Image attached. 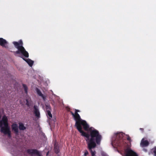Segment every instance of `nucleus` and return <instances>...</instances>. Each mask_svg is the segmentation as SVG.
<instances>
[{
    "instance_id": "obj_8",
    "label": "nucleus",
    "mask_w": 156,
    "mask_h": 156,
    "mask_svg": "<svg viewBox=\"0 0 156 156\" xmlns=\"http://www.w3.org/2000/svg\"><path fill=\"white\" fill-rule=\"evenodd\" d=\"M149 144V143L147 140H144V139H142L140 143V145L142 147L147 146Z\"/></svg>"
},
{
    "instance_id": "obj_22",
    "label": "nucleus",
    "mask_w": 156,
    "mask_h": 156,
    "mask_svg": "<svg viewBox=\"0 0 156 156\" xmlns=\"http://www.w3.org/2000/svg\"><path fill=\"white\" fill-rule=\"evenodd\" d=\"M80 112V111L78 110L75 109V114H78L77 113L78 112Z\"/></svg>"
},
{
    "instance_id": "obj_27",
    "label": "nucleus",
    "mask_w": 156,
    "mask_h": 156,
    "mask_svg": "<svg viewBox=\"0 0 156 156\" xmlns=\"http://www.w3.org/2000/svg\"><path fill=\"white\" fill-rule=\"evenodd\" d=\"M140 129L142 130V131H143V130H144V129H142V128H140Z\"/></svg>"
},
{
    "instance_id": "obj_19",
    "label": "nucleus",
    "mask_w": 156,
    "mask_h": 156,
    "mask_svg": "<svg viewBox=\"0 0 156 156\" xmlns=\"http://www.w3.org/2000/svg\"><path fill=\"white\" fill-rule=\"evenodd\" d=\"M35 154H36L37 156H41V154L37 150H36Z\"/></svg>"
},
{
    "instance_id": "obj_18",
    "label": "nucleus",
    "mask_w": 156,
    "mask_h": 156,
    "mask_svg": "<svg viewBox=\"0 0 156 156\" xmlns=\"http://www.w3.org/2000/svg\"><path fill=\"white\" fill-rule=\"evenodd\" d=\"M46 109L47 110V111H48V110H51V108L49 105H45Z\"/></svg>"
},
{
    "instance_id": "obj_5",
    "label": "nucleus",
    "mask_w": 156,
    "mask_h": 156,
    "mask_svg": "<svg viewBox=\"0 0 156 156\" xmlns=\"http://www.w3.org/2000/svg\"><path fill=\"white\" fill-rule=\"evenodd\" d=\"M125 156H138L136 153L130 149L126 150Z\"/></svg>"
},
{
    "instance_id": "obj_6",
    "label": "nucleus",
    "mask_w": 156,
    "mask_h": 156,
    "mask_svg": "<svg viewBox=\"0 0 156 156\" xmlns=\"http://www.w3.org/2000/svg\"><path fill=\"white\" fill-rule=\"evenodd\" d=\"M7 44V42L6 40L2 38H0V45L5 48H7V46L5 45Z\"/></svg>"
},
{
    "instance_id": "obj_3",
    "label": "nucleus",
    "mask_w": 156,
    "mask_h": 156,
    "mask_svg": "<svg viewBox=\"0 0 156 156\" xmlns=\"http://www.w3.org/2000/svg\"><path fill=\"white\" fill-rule=\"evenodd\" d=\"M13 44L15 47L18 49L17 51L14 52L15 55L16 56V54L21 53L26 57L28 58L29 57L28 53L23 46V43L21 40H20L19 42L14 41Z\"/></svg>"
},
{
    "instance_id": "obj_9",
    "label": "nucleus",
    "mask_w": 156,
    "mask_h": 156,
    "mask_svg": "<svg viewBox=\"0 0 156 156\" xmlns=\"http://www.w3.org/2000/svg\"><path fill=\"white\" fill-rule=\"evenodd\" d=\"M54 151L56 153H58L59 152V147L58 144L55 141L54 143Z\"/></svg>"
},
{
    "instance_id": "obj_21",
    "label": "nucleus",
    "mask_w": 156,
    "mask_h": 156,
    "mask_svg": "<svg viewBox=\"0 0 156 156\" xmlns=\"http://www.w3.org/2000/svg\"><path fill=\"white\" fill-rule=\"evenodd\" d=\"M42 97L44 100L45 101L46 99V97L45 96H44L43 94V96H41Z\"/></svg>"
},
{
    "instance_id": "obj_24",
    "label": "nucleus",
    "mask_w": 156,
    "mask_h": 156,
    "mask_svg": "<svg viewBox=\"0 0 156 156\" xmlns=\"http://www.w3.org/2000/svg\"><path fill=\"white\" fill-rule=\"evenodd\" d=\"M71 113L73 117L75 116V113L74 114L72 112H71Z\"/></svg>"
},
{
    "instance_id": "obj_17",
    "label": "nucleus",
    "mask_w": 156,
    "mask_h": 156,
    "mask_svg": "<svg viewBox=\"0 0 156 156\" xmlns=\"http://www.w3.org/2000/svg\"><path fill=\"white\" fill-rule=\"evenodd\" d=\"M23 86L24 88L25 92L26 94L27 93L28 87L27 85L25 84H23Z\"/></svg>"
},
{
    "instance_id": "obj_15",
    "label": "nucleus",
    "mask_w": 156,
    "mask_h": 156,
    "mask_svg": "<svg viewBox=\"0 0 156 156\" xmlns=\"http://www.w3.org/2000/svg\"><path fill=\"white\" fill-rule=\"evenodd\" d=\"M36 90L37 94L40 96H42L43 94L41 93L40 90L38 88H36Z\"/></svg>"
},
{
    "instance_id": "obj_25",
    "label": "nucleus",
    "mask_w": 156,
    "mask_h": 156,
    "mask_svg": "<svg viewBox=\"0 0 156 156\" xmlns=\"http://www.w3.org/2000/svg\"><path fill=\"white\" fill-rule=\"evenodd\" d=\"M127 140L129 141H130L131 140L130 137L129 136H128Z\"/></svg>"
},
{
    "instance_id": "obj_7",
    "label": "nucleus",
    "mask_w": 156,
    "mask_h": 156,
    "mask_svg": "<svg viewBox=\"0 0 156 156\" xmlns=\"http://www.w3.org/2000/svg\"><path fill=\"white\" fill-rule=\"evenodd\" d=\"M12 129L14 131L15 133L16 134H18V126L17 124L14 123L12 125Z\"/></svg>"
},
{
    "instance_id": "obj_4",
    "label": "nucleus",
    "mask_w": 156,
    "mask_h": 156,
    "mask_svg": "<svg viewBox=\"0 0 156 156\" xmlns=\"http://www.w3.org/2000/svg\"><path fill=\"white\" fill-rule=\"evenodd\" d=\"M74 117L75 118V120H76L75 126L76 127V128L78 130H79V129L80 130L81 127L80 125V122H81V121L83 120L81 119L80 116L78 114H75V116Z\"/></svg>"
},
{
    "instance_id": "obj_11",
    "label": "nucleus",
    "mask_w": 156,
    "mask_h": 156,
    "mask_svg": "<svg viewBox=\"0 0 156 156\" xmlns=\"http://www.w3.org/2000/svg\"><path fill=\"white\" fill-rule=\"evenodd\" d=\"M23 60H25L29 64L30 66H32L33 65L34 61L30 59H25L24 58H23Z\"/></svg>"
},
{
    "instance_id": "obj_23",
    "label": "nucleus",
    "mask_w": 156,
    "mask_h": 156,
    "mask_svg": "<svg viewBox=\"0 0 156 156\" xmlns=\"http://www.w3.org/2000/svg\"><path fill=\"white\" fill-rule=\"evenodd\" d=\"M88 152L87 151H86L84 153V155L85 156H86L88 154Z\"/></svg>"
},
{
    "instance_id": "obj_26",
    "label": "nucleus",
    "mask_w": 156,
    "mask_h": 156,
    "mask_svg": "<svg viewBox=\"0 0 156 156\" xmlns=\"http://www.w3.org/2000/svg\"><path fill=\"white\" fill-rule=\"evenodd\" d=\"M143 150L145 152H146L147 151V150L145 148H144Z\"/></svg>"
},
{
    "instance_id": "obj_16",
    "label": "nucleus",
    "mask_w": 156,
    "mask_h": 156,
    "mask_svg": "<svg viewBox=\"0 0 156 156\" xmlns=\"http://www.w3.org/2000/svg\"><path fill=\"white\" fill-rule=\"evenodd\" d=\"M51 111L50 110H48L47 112V115L48 116H49V118L50 119H51L52 118V115L51 112Z\"/></svg>"
},
{
    "instance_id": "obj_12",
    "label": "nucleus",
    "mask_w": 156,
    "mask_h": 156,
    "mask_svg": "<svg viewBox=\"0 0 156 156\" xmlns=\"http://www.w3.org/2000/svg\"><path fill=\"white\" fill-rule=\"evenodd\" d=\"M19 128L20 130H24L26 129V127L24 126L23 124L21 123H19Z\"/></svg>"
},
{
    "instance_id": "obj_2",
    "label": "nucleus",
    "mask_w": 156,
    "mask_h": 156,
    "mask_svg": "<svg viewBox=\"0 0 156 156\" xmlns=\"http://www.w3.org/2000/svg\"><path fill=\"white\" fill-rule=\"evenodd\" d=\"M7 117L5 115L0 121V132L5 135H7L9 137H11V133L10 128L8 126Z\"/></svg>"
},
{
    "instance_id": "obj_13",
    "label": "nucleus",
    "mask_w": 156,
    "mask_h": 156,
    "mask_svg": "<svg viewBox=\"0 0 156 156\" xmlns=\"http://www.w3.org/2000/svg\"><path fill=\"white\" fill-rule=\"evenodd\" d=\"M26 105L28 107L30 106L32 104V102L31 99L29 98L28 99H26Z\"/></svg>"
},
{
    "instance_id": "obj_28",
    "label": "nucleus",
    "mask_w": 156,
    "mask_h": 156,
    "mask_svg": "<svg viewBox=\"0 0 156 156\" xmlns=\"http://www.w3.org/2000/svg\"><path fill=\"white\" fill-rule=\"evenodd\" d=\"M48 153L47 154V155H48Z\"/></svg>"
},
{
    "instance_id": "obj_10",
    "label": "nucleus",
    "mask_w": 156,
    "mask_h": 156,
    "mask_svg": "<svg viewBox=\"0 0 156 156\" xmlns=\"http://www.w3.org/2000/svg\"><path fill=\"white\" fill-rule=\"evenodd\" d=\"M34 113L35 115V116L37 117H40V114L39 110L37 108L36 106L35 105L34 106Z\"/></svg>"
},
{
    "instance_id": "obj_1",
    "label": "nucleus",
    "mask_w": 156,
    "mask_h": 156,
    "mask_svg": "<svg viewBox=\"0 0 156 156\" xmlns=\"http://www.w3.org/2000/svg\"><path fill=\"white\" fill-rule=\"evenodd\" d=\"M80 125L81 127L80 130H78L81 133V135L85 137L87 145V148L91 153L92 156H94L95 154V151H93L92 149L96 147V144L99 145L102 139L101 136L99 134V132L95 129L92 130L90 129L89 133L84 132L82 130V125L85 131L88 130L89 126L85 120L81 121Z\"/></svg>"
},
{
    "instance_id": "obj_20",
    "label": "nucleus",
    "mask_w": 156,
    "mask_h": 156,
    "mask_svg": "<svg viewBox=\"0 0 156 156\" xmlns=\"http://www.w3.org/2000/svg\"><path fill=\"white\" fill-rule=\"evenodd\" d=\"M153 153L154 154V156H156V147H155L154 148Z\"/></svg>"
},
{
    "instance_id": "obj_14",
    "label": "nucleus",
    "mask_w": 156,
    "mask_h": 156,
    "mask_svg": "<svg viewBox=\"0 0 156 156\" xmlns=\"http://www.w3.org/2000/svg\"><path fill=\"white\" fill-rule=\"evenodd\" d=\"M36 150L35 149H28L27 151V152L30 154H35Z\"/></svg>"
}]
</instances>
